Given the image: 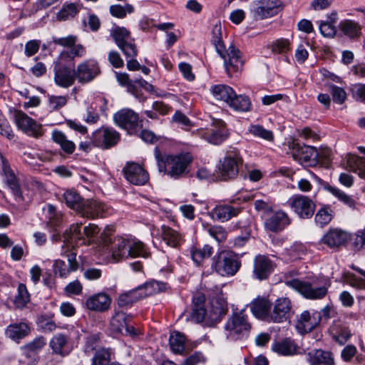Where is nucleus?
Instances as JSON below:
<instances>
[{
  "mask_svg": "<svg viewBox=\"0 0 365 365\" xmlns=\"http://www.w3.org/2000/svg\"><path fill=\"white\" fill-rule=\"evenodd\" d=\"M211 41L215 46L217 52L224 60V66L227 74L230 77L234 76L243 66V61L241 58L240 51L234 45H230L225 51V45L222 40L221 24H215L212 30Z\"/></svg>",
  "mask_w": 365,
  "mask_h": 365,
  "instance_id": "1",
  "label": "nucleus"
},
{
  "mask_svg": "<svg viewBox=\"0 0 365 365\" xmlns=\"http://www.w3.org/2000/svg\"><path fill=\"white\" fill-rule=\"evenodd\" d=\"M155 156L159 171L164 172L174 180L185 177L189 173L188 168L193 160L192 155L187 152L169 155L163 160L158 148L155 149Z\"/></svg>",
  "mask_w": 365,
  "mask_h": 365,
  "instance_id": "2",
  "label": "nucleus"
},
{
  "mask_svg": "<svg viewBox=\"0 0 365 365\" xmlns=\"http://www.w3.org/2000/svg\"><path fill=\"white\" fill-rule=\"evenodd\" d=\"M285 284L297 291L304 298L311 300L323 299L330 287L329 280L314 279L312 281H302L297 279L287 280Z\"/></svg>",
  "mask_w": 365,
  "mask_h": 365,
  "instance_id": "3",
  "label": "nucleus"
},
{
  "mask_svg": "<svg viewBox=\"0 0 365 365\" xmlns=\"http://www.w3.org/2000/svg\"><path fill=\"white\" fill-rule=\"evenodd\" d=\"M252 328L245 310L235 312L228 318L224 327V334L229 341H235L249 336Z\"/></svg>",
  "mask_w": 365,
  "mask_h": 365,
  "instance_id": "4",
  "label": "nucleus"
},
{
  "mask_svg": "<svg viewBox=\"0 0 365 365\" xmlns=\"http://www.w3.org/2000/svg\"><path fill=\"white\" fill-rule=\"evenodd\" d=\"M243 158L239 150L232 148L227 150L220 160L217 170L221 180L227 181L235 179L242 168Z\"/></svg>",
  "mask_w": 365,
  "mask_h": 365,
  "instance_id": "5",
  "label": "nucleus"
},
{
  "mask_svg": "<svg viewBox=\"0 0 365 365\" xmlns=\"http://www.w3.org/2000/svg\"><path fill=\"white\" fill-rule=\"evenodd\" d=\"M82 223L72 224L63 233L64 241L73 246L89 244L91 240L95 237L101 229L98 225L90 223L81 230Z\"/></svg>",
  "mask_w": 365,
  "mask_h": 365,
  "instance_id": "6",
  "label": "nucleus"
},
{
  "mask_svg": "<svg viewBox=\"0 0 365 365\" xmlns=\"http://www.w3.org/2000/svg\"><path fill=\"white\" fill-rule=\"evenodd\" d=\"M241 267V261L237 255L232 252L222 251L212 259L211 267L223 277H232Z\"/></svg>",
  "mask_w": 365,
  "mask_h": 365,
  "instance_id": "7",
  "label": "nucleus"
},
{
  "mask_svg": "<svg viewBox=\"0 0 365 365\" xmlns=\"http://www.w3.org/2000/svg\"><path fill=\"white\" fill-rule=\"evenodd\" d=\"M250 200V197H238L230 200L227 204L217 205L209 212V216L213 220L222 223L226 222L242 212L243 207L238 205L240 202H245Z\"/></svg>",
  "mask_w": 365,
  "mask_h": 365,
  "instance_id": "8",
  "label": "nucleus"
},
{
  "mask_svg": "<svg viewBox=\"0 0 365 365\" xmlns=\"http://www.w3.org/2000/svg\"><path fill=\"white\" fill-rule=\"evenodd\" d=\"M78 37L75 35H68L65 37H53L52 42L62 47L67 48L63 50L56 58L74 60L76 58H82L86 55V48L82 44H76Z\"/></svg>",
  "mask_w": 365,
  "mask_h": 365,
  "instance_id": "9",
  "label": "nucleus"
},
{
  "mask_svg": "<svg viewBox=\"0 0 365 365\" xmlns=\"http://www.w3.org/2000/svg\"><path fill=\"white\" fill-rule=\"evenodd\" d=\"M68 59L56 58L53 62V81L62 88L72 86L76 80L75 69L65 64Z\"/></svg>",
  "mask_w": 365,
  "mask_h": 365,
  "instance_id": "10",
  "label": "nucleus"
},
{
  "mask_svg": "<svg viewBox=\"0 0 365 365\" xmlns=\"http://www.w3.org/2000/svg\"><path fill=\"white\" fill-rule=\"evenodd\" d=\"M13 118L16 127L28 135L36 138L43 135L42 125L24 112L14 110Z\"/></svg>",
  "mask_w": 365,
  "mask_h": 365,
  "instance_id": "11",
  "label": "nucleus"
},
{
  "mask_svg": "<svg viewBox=\"0 0 365 365\" xmlns=\"http://www.w3.org/2000/svg\"><path fill=\"white\" fill-rule=\"evenodd\" d=\"M291 210L301 219L311 218L315 211V204L309 197L303 195H294L287 201Z\"/></svg>",
  "mask_w": 365,
  "mask_h": 365,
  "instance_id": "12",
  "label": "nucleus"
},
{
  "mask_svg": "<svg viewBox=\"0 0 365 365\" xmlns=\"http://www.w3.org/2000/svg\"><path fill=\"white\" fill-rule=\"evenodd\" d=\"M110 35L126 58H135L137 56L136 46L130 39V32L126 29L116 27L111 31Z\"/></svg>",
  "mask_w": 365,
  "mask_h": 365,
  "instance_id": "13",
  "label": "nucleus"
},
{
  "mask_svg": "<svg viewBox=\"0 0 365 365\" xmlns=\"http://www.w3.org/2000/svg\"><path fill=\"white\" fill-rule=\"evenodd\" d=\"M120 133L113 128L102 127L92 133L91 141L94 146L108 149L120 140Z\"/></svg>",
  "mask_w": 365,
  "mask_h": 365,
  "instance_id": "14",
  "label": "nucleus"
},
{
  "mask_svg": "<svg viewBox=\"0 0 365 365\" xmlns=\"http://www.w3.org/2000/svg\"><path fill=\"white\" fill-rule=\"evenodd\" d=\"M216 301L218 302L219 307L214 309L212 312L210 314H208L206 309L202 307L192 308V312L190 314L191 321L195 323H200L204 321H205L206 323L210 321H220L221 316L225 314L227 303L222 299H217Z\"/></svg>",
  "mask_w": 365,
  "mask_h": 365,
  "instance_id": "15",
  "label": "nucleus"
},
{
  "mask_svg": "<svg viewBox=\"0 0 365 365\" xmlns=\"http://www.w3.org/2000/svg\"><path fill=\"white\" fill-rule=\"evenodd\" d=\"M115 123L130 134H134L140 125L138 114L130 108H123L113 115Z\"/></svg>",
  "mask_w": 365,
  "mask_h": 365,
  "instance_id": "16",
  "label": "nucleus"
},
{
  "mask_svg": "<svg viewBox=\"0 0 365 365\" xmlns=\"http://www.w3.org/2000/svg\"><path fill=\"white\" fill-rule=\"evenodd\" d=\"M75 73L78 83L86 84L93 81L101 73V68L96 61L88 59L78 64Z\"/></svg>",
  "mask_w": 365,
  "mask_h": 365,
  "instance_id": "17",
  "label": "nucleus"
},
{
  "mask_svg": "<svg viewBox=\"0 0 365 365\" xmlns=\"http://www.w3.org/2000/svg\"><path fill=\"white\" fill-rule=\"evenodd\" d=\"M283 8L282 0H258L252 10L255 17L264 19L277 14Z\"/></svg>",
  "mask_w": 365,
  "mask_h": 365,
  "instance_id": "18",
  "label": "nucleus"
},
{
  "mask_svg": "<svg viewBox=\"0 0 365 365\" xmlns=\"http://www.w3.org/2000/svg\"><path fill=\"white\" fill-rule=\"evenodd\" d=\"M125 178L135 185H144L149 180L148 172L138 163H127L123 168Z\"/></svg>",
  "mask_w": 365,
  "mask_h": 365,
  "instance_id": "19",
  "label": "nucleus"
},
{
  "mask_svg": "<svg viewBox=\"0 0 365 365\" xmlns=\"http://www.w3.org/2000/svg\"><path fill=\"white\" fill-rule=\"evenodd\" d=\"M321 313L318 311H304L298 317L296 329L301 334H305L314 329L321 322Z\"/></svg>",
  "mask_w": 365,
  "mask_h": 365,
  "instance_id": "20",
  "label": "nucleus"
},
{
  "mask_svg": "<svg viewBox=\"0 0 365 365\" xmlns=\"http://www.w3.org/2000/svg\"><path fill=\"white\" fill-rule=\"evenodd\" d=\"M228 132L225 123L221 120L214 122L211 128L201 133V136L207 143L212 145H220L228 138Z\"/></svg>",
  "mask_w": 365,
  "mask_h": 365,
  "instance_id": "21",
  "label": "nucleus"
},
{
  "mask_svg": "<svg viewBox=\"0 0 365 365\" xmlns=\"http://www.w3.org/2000/svg\"><path fill=\"white\" fill-rule=\"evenodd\" d=\"M274 267V262L268 256L258 255L253 262V277L258 280L266 279L273 272Z\"/></svg>",
  "mask_w": 365,
  "mask_h": 365,
  "instance_id": "22",
  "label": "nucleus"
},
{
  "mask_svg": "<svg viewBox=\"0 0 365 365\" xmlns=\"http://www.w3.org/2000/svg\"><path fill=\"white\" fill-rule=\"evenodd\" d=\"M31 331V324L26 320L15 322L8 325L4 334L6 338L19 344L27 337Z\"/></svg>",
  "mask_w": 365,
  "mask_h": 365,
  "instance_id": "23",
  "label": "nucleus"
},
{
  "mask_svg": "<svg viewBox=\"0 0 365 365\" xmlns=\"http://www.w3.org/2000/svg\"><path fill=\"white\" fill-rule=\"evenodd\" d=\"M49 347L52 351L61 356H68L73 349L70 335L63 333L54 334L49 341Z\"/></svg>",
  "mask_w": 365,
  "mask_h": 365,
  "instance_id": "24",
  "label": "nucleus"
},
{
  "mask_svg": "<svg viewBox=\"0 0 365 365\" xmlns=\"http://www.w3.org/2000/svg\"><path fill=\"white\" fill-rule=\"evenodd\" d=\"M292 314V302L287 297L278 298L270 314V322L280 323L289 319Z\"/></svg>",
  "mask_w": 365,
  "mask_h": 365,
  "instance_id": "25",
  "label": "nucleus"
},
{
  "mask_svg": "<svg viewBox=\"0 0 365 365\" xmlns=\"http://www.w3.org/2000/svg\"><path fill=\"white\" fill-rule=\"evenodd\" d=\"M292 155L296 160L304 163H315L318 161L319 153L313 146L301 145L293 141L292 144Z\"/></svg>",
  "mask_w": 365,
  "mask_h": 365,
  "instance_id": "26",
  "label": "nucleus"
},
{
  "mask_svg": "<svg viewBox=\"0 0 365 365\" xmlns=\"http://www.w3.org/2000/svg\"><path fill=\"white\" fill-rule=\"evenodd\" d=\"M291 219L288 215L282 211L277 210L272 212L264 221V227L272 232H279L289 225Z\"/></svg>",
  "mask_w": 365,
  "mask_h": 365,
  "instance_id": "27",
  "label": "nucleus"
},
{
  "mask_svg": "<svg viewBox=\"0 0 365 365\" xmlns=\"http://www.w3.org/2000/svg\"><path fill=\"white\" fill-rule=\"evenodd\" d=\"M1 175L4 181L14 194L16 200H22L23 197L18 180L11 169L8 162L1 158Z\"/></svg>",
  "mask_w": 365,
  "mask_h": 365,
  "instance_id": "28",
  "label": "nucleus"
},
{
  "mask_svg": "<svg viewBox=\"0 0 365 365\" xmlns=\"http://www.w3.org/2000/svg\"><path fill=\"white\" fill-rule=\"evenodd\" d=\"M111 304V298L104 292H99L88 297L85 305L91 311L104 312L108 310Z\"/></svg>",
  "mask_w": 365,
  "mask_h": 365,
  "instance_id": "29",
  "label": "nucleus"
},
{
  "mask_svg": "<svg viewBox=\"0 0 365 365\" xmlns=\"http://www.w3.org/2000/svg\"><path fill=\"white\" fill-rule=\"evenodd\" d=\"M132 239H125L123 237H116L112 242L110 252L113 259L118 262L123 258L129 257L130 245H133Z\"/></svg>",
  "mask_w": 365,
  "mask_h": 365,
  "instance_id": "30",
  "label": "nucleus"
},
{
  "mask_svg": "<svg viewBox=\"0 0 365 365\" xmlns=\"http://www.w3.org/2000/svg\"><path fill=\"white\" fill-rule=\"evenodd\" d=\"M249 307L255 317L270 322L272 303L269 299L258 297L250 304Z\"/></svg>",
  "mask_w": 365,
  "mask_h": 365,
  "instance_id": "31",
  "label": "nucleus"
},
{
  "mask_svg": "<svg viewBox=\"0 0 365 365\" xmlns=\"http://www.w3.org/2000/svg\"><path fill=\"white\" fill-rule=\"evenodd\" d=\"M348 238L349 235L346 232L337 228L330 229L324 235L321 242L329 248L334 249L344 245Z\"/></svg>",
  "mask_w": 365,
  "mask_h": 365,
  "instance_id": "32",
  "label": "nucleus"
},
{
  "mask_svg": "<svg viewBox=\"0 0 365 365\" xmlns=\"http://www.w3.org/2000/svg\"><path fill=\"white\" fill-rule=\"evenodd\" d=\"M68 267L65 262L61 259H57L53 264V272L56 275H58L61 278H66L72 272H75L78 268V263L76 262V254L75 252H69L67 255Z\"/></svg>",
  "mask_w": 365,
  "mask_h": 365,
  "instance_id": "33",
  "label": "nucleus"
},
{
  "mask_svg": "<svg viewBox=\"0 0 365 365\" xmlns=\"http://www.w3.org/2000/svg\"><path fill=\"white\" fill-rule=\"evenodd\" d=\"M81 209L78 210L81 216L90 219L102 217L105 211V205L96 200H83Z\"/></svg>",
  "mask_w": 365,
  "mask_h": 365,
  "instance_id": "34",
  "label": "nucleus"
},
{
  "mask_svg": "<svg viewBox=\"0 0 365 365\" xmlns=\"http://www.w3.org/2000/svg\"><path fill=\"white\" fill-rule=\"evenodd\" d=\"M310 365H335L333 354L328 351L315 349L307 354Z\"/></svg>",
  "mask_w": 365,
  "mask_h": 365,
  "instance_id": "35",
  "label": "nucleus"
},
{
  "mask_svg": "<svg viewBox=\"0 0 365 365\" xmlns=\"http://www.w3.org/2000/svg\"><path fill=\"white\" fill-rule=\"evenodd\" d=\"M161 237L163 241L173 248L180 247L184 241L181 233L166 225L161 227Z\"/></svg>",
  "mask_w": 365,
  "mask_h": 365,
  "instance_id": "36",
  "label": "nucleus"
},
{
  "mask_svg": "<svg viewBox=\"0 0 365 365\" xmlns=\"http://www.w3.org/2000/svg\"><path fill=\"white\" fill-rule=\"evenodd\" d=\"M52 140L59 145L61 150L66 155H72L76 150V144L69 140L66 135L61 130H54L51 133Z\"/></svg>",
  "mask_w": 365,
  "mask_h": 365,
  "instance_id": "37",
  "label": "nucleus"
},
{
  "mask_svg": "<svg viewBox=\"0 0 365 365\" xmlns=\"http://www.w3.org/2000/svg\"><path fill=\"white\" fill-rule=\"evenodd\" d=\"M339 28L349 38H356L361 35V26L354 20L344 19L341 21Z\"/></svg>",
  "mask_w": 365,
  "mask_h": 365,
  "instance_id": "38",
  "label": "nucleus"
},
{
  "mask_svg": "<svg viewBox=\"0 0 365 365\" xmlns=\"http://www.w3.org/2000/svg\"><path fill=\"white\" fill-rule=\"evenodd\" d=\"M210 91L213 97L217 100L229 103L232 98L235 97V91L232 88L225 84H218L211 86Z\"/></svg>",
  "mask_w": 365,
  "mask_h": 365,
  "instance_id": "39",
  "label": "nucleus"
},
{
  "mask_svg": "<svg viewBox=\"0 0 365 365\" xmlns=\"http://www.w3.org/2000/svg\"><path fill=\"white\" fill-rule=\"evenodd\" d=\"M165 287L166 284L153 280L147 282L145 284L138 286V289L141 299H143L148 296L163 291L165 289Z\"/></svg>",
  "mask_w": 365,
  "mask_h": 365,
  "instance_id": "40",
  "label": "nucleus"
},
{
  "mask_svg": "<svg viewBox=\"0 0 365 365\" xmlns=\"http://www.w3.org/2000/svg\"><path fill=\"white\" fill-rule=\"evenodd\" d=\"M62 200L64 201L66 205L70 208L76 210L77 212L81 209L83 199L81 195L73 189L66 190L62 195Z\"/></svg>",
  "mask_w": 365,
  "mask_h": 365,
  "instance_id": "41",
  "label": "nucleus"
},
{
  "mask_svg": "<svg viewBox=\"0 0 365 365\" xmlns=\"http://www.w3.org/2000/svg\"><path fill=\"white\" fill-rule=\"evenodd\" d=\"M227 105L230 108L239 112H247L252 107L251 101L247 96L237 95L235 92V97L231 98Z\"/></svg>",
  "mask_w": 365,
  "mask_h": 365,
  "instance_id": "42",
  "label": "nucleus"
},
{
  "mask_svg": "<svg viewBox=\"0 0 365 365\" xmlns=\"http://www.w3.org/2000/svg\"><path fill=\"white\" fill-rule=\"evenodd\" d=\"M111 350L101 348L96 350L92 358L91 365H122L119 362H111Z\"/></svg>",
  "mask_w": 365,
  "mask_h": 365,
  "instance_id": "43",
  "label": "nucleus"
},
{
  "mask_svg": "<svg viewBox=\"0 0 365 365\" xmlns=\"http://www.w3.org/2000/svg\"><path fill=\"white\" fill-rule=\"evenodd\" d=\"M297 344L289 338L275 342L272 346L274 351L284 356L292 355L296 353Z\"/></svg>",
  "mask_w": 365,
  "mask_h": 365,
  "instance_id": "44",
  "label": "nucleus"
},
{
  "mask_svg": "<svg viewBox=\"0 0 365 365\" xmlns=\"http://www.w3.org/2000/svg\"><path fill=\"white\" fill-rule=\"evenodd\" d=\"M130 320V316L123 312H118L110 319V329L113 333H123V330Z\"/></svg>",
  "mask_w": 365,
  "mask_h": 365,
  "instance_id": "45",
  "label": "nucleus"
},
{
  "mask_svg": "<svg viewBox=\"0 0 365 365\" xmlns=\"http://www.w3.org/2000/svg\"><path fill=\"white\" fill-rule=\"evenodd\" d=\"M46 344V339L42 336L36 337L33 341L21 346V351L26 357H30L33 354L41 351Z\"/></svg>",
  "mask_w": 365,
  "mask_h": 365,
  "instance_id": "46",
  "label": "nucleus"
},
{
  "mask_svg": "<svg viewBox=\"0 0 365 365\" xmlns=\"http://www.w3.org/2000/svg\"><path fill=\"white\" fill-rule=\"evenodd\" d=\"M213 253V247L210 245H205L202 248L192 247L190 255L194 262L197 265L206 259H208Z\"/></svg>",
  "mask_w": 365,
  "mask_h": 365,
  "instance_id": "47",
  "label": "nucleus"
},
{
  "mask_svg": "<svg viewBox=\"0 0 365 365\" xmlns=\"http://www.w3.org/2000/svg\"><path fill=\"white\" fill-rule=\"evenodd\" d=\"M185 336L179 331H173L170 334L169 344L170 349L175 354H182L185 351Z\"/></svg>",
  "mask_w": 365,
  "mask_h": 365,
  "instance_id": "48",
  "label": "nucleus"
},
{
  "mask_svg": "<svg viewBox=\"0 0 365 365\" xmlns=\"http://www.w3.org/2000/svg\"><path fill=\"white\" fill-rule=\"evenodd\" d=\"M142 299L138 287L121 294L118 299V304L120 307L131 306L133 303Z\"/></svg>",
  "mask_w": 365,
  "mask_h": 365,
  "instance_id": "49",
  "label": "nucleus"
},
{
  "mask_svg": "<svg viewBox=\"0 0 365 365\" xmlns=\"http://www.w3.org/2000/svg\"><path fill=\"white\" fill-rule=\"evenodd\" d=\"M347 165L354 172L357 173L361 178H365V158L356 155H349L347 158Z\"/></svg>",
  "mask_w": 365,
  "mask_h": 365,
  "instance_id": "50",
  "label": "nucleus"
},
{
  "mask_svg": "<svg viewBox=\"0 0 365 365\" xmlns=\"http://www.w3.org/2000/svg\"><path fill=\"white\" fill-rule=\"evenodd\" d=\"M247 197H250L248 195ZM251 199H255L254 207L256 211L261 212L264 214L271 212L273 209V202L269 197L263 196L262 198H257V195L250 196Z\"/></svg>",
  "mask_w": 365,
  "mask_h": 365,
  "instance_id": "51",
  "label": "nucleus"
},
{
  "mask_svg": "<svg viewBox=\"0 0 365 365\" xmlns=\"http://www.w3.org/2000/svg\"><path fill=\"white\" fill-rule=\"evenodd\" d=\"M206 231L219 244L224 242L227 237L228 232L222 225H209L207 227Z\"/></svg>",
  "mask_w": 365,
  "mask_h": 365,
  "instance_id": "52",
  "label": "nucleus"
},
{
  "mask_svg": "<svg viewBox=\"0 0 365 365\" xmlns=\"http://www.w3.org/2000/svg\"><path fill=\"white\" fill-rule=\"evenodd\" d=\"M350 336L351 331L346 326H336L332 328V338L340 345H344Z\"/></svg>",
  "mask_w": 365,
  "mask_h": 365,
  "instance_id": "53",
  "label": "nucleus"
},
{
  "mask_svg": "<svg viewBox=\"0 0 365 365\" xmlns=\"http://www.w3.org/2000/svg\"><path fill=\"white\" fill-rule=\"evenodd\" d=\"M327 191L338 198L339 201L349 207L354 208L356 205L355 200L349 195L336 187L328 185L326 187Z\"/></svg>",
  "mask_w": 365,
  "mask_h": 365,
  "instance_id": "54",
  "label": "nucleus"
},
{
  "mask_svg": "<svg viewBox=\"0 0 365 365\" xmlns=\"http://www.w3.org/2000/svg\"><path fill=\"white\" fill-rule=\"evenodd\" d=\"M30 301V294L24 284H19L18 293L15 297L14 304L18 308H24Z\"/></svg>",
  "mask_w": 365,
  "mask_h": 365,
  "instance_id": "55",
  "label": "nucleus"
},
{
  "mask_svg": "<svg viewBox=\"0 0 365 365\" xmlns=\"http://www.w3.org/2000/svg\"><path fill=\"white\" fill-rule=\"evenodd\" d=\"M317 225L322 227L330 222L332 219V210L328 207L319 209L315 215Z\"/></svg>",
  "mask_w": 365,
  "mask_h": 365,
  "instance_id": "56",
  "label": "nucleus"
},
{
  "mask_svg": "<svg viewBox=\"0 0 365 365\" xmlns=\"http://www.w3.org/2000/svg\"><path fill=\"white\" fill-rule=\"evenodd\" d=\"M69 99V96L68 95L65 96H56V95H50L48 96V102L49 107L53 110H58L61 108H63L68 103Z\"/></svg>",
  "mask_w": 365,
  "mask_h": 365,
  "instance_id": "57",
  "label": "nucleus"
},
{
  "mask_svg": "<svg viewBox=\"0 0 365 365\" xmlns=\"http://www.w3.org/2000/svg\"><path fill=\"white\" fill-rule=\"evenodd\" d=\"M329 91L332 96V100L336 104H343L346 99V93L345 90L334 84H329Z\"/></svg>",
  "mask_w": 365,
  "mask_h": 365,
  "instance_id": "58",
  "label": "nucleus"
},
{
  "mask_svg": "<svg viewBox=\"0 0 365 365\" xmlns=\"http://www.w3.org/2000/svg\"><path fill=\"white\" fill-rule=\"evenodd\" d=\"M133 10V6L130 4H126L125 6L114 4L111 5L109 9L110 14L118 19L125 17L127 14H131Z\"/></svg>",
  "mask_w": 365,
  "mask_h": 365,
  "instance_id": "59",
  "label": "nucleus"
},
{
  "mask_svg": "<svg viewBox=\"0 0 365 365\" xmlns=\"http://www.w3.org/2000/svg\"><path fill=\"white\" fill-rule=\"evenodd\" d=\"M133 245H130V251H129V257H143L144 258L148 257L149 252L147 251L145 245L135 240L132 239Z\"/></svg>",
  "mask_w": 365,
  "mask_h": 365,
  "instance_id": "60",
  "label": "nucleus"
},
{
  "mask_svg": "<svg viewBox=\"0 0 365 365\" xmlns=\"http://www.w3.org/2000/svg\"><path fill=\"white\" fill-rule=\"evenodd\" d=\"M248 130L255 137H259L269 141L273 140L272 132L264 128L262 125H252L250 126Z\"/></svg>",
  "mask_w": 365,
  "mask_h": 365,
  "instance_id": "61",
  "label": "nucleus"
},
{
  "mask_svg": "<svg viewBox=\"0 0 365 365\" xmlns=\"http://www.w3.org/2000/svg\"><path fill=\"white\" fill-rule=\"evenodd\" d=\"M78 13V9L75 4H69L64 6L58 13L57 19L60 21H66L74 16Z\"/></svg>",
  "mask_w": 365,
  "mask_h": 365,
  "instance_id": "62",
  "label": "nucleus"
},
{
  "mask_svg": "<svg viewBox=\"0 0 365 365\" xmlns=\"http://www.w3.org/2000/svg\"><path fill=\"white\" fill-rule=\"evenodd\" d=\"M270 48L275 53H286L290 49V42L286 38L277 39L272 43Z\"/></svg>",
  "mask_w": 365,
  "mask_h": 365,
  "instance_id": "63",
  "label": "nucleus"
},
{
  "mask_svg": "<svg viewBox=\"0 0 365 365\" xmlns=\"http://www.w3.org/2000/svg\"><path fill=\"white\" fill-rule=\"evenodd\" d=\"M206 357L201 351H195L187 356L181 364V365H198L206 362Z\"/></svg>",
  "mask_w": 365,
  "mask_h": 365,
  "instance_id": "64",
  "label": "nucleus"
}]
</instances>
